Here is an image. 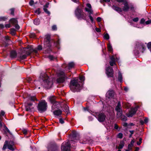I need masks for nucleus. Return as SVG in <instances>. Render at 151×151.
<instances>
[{"instance_id": "13d9d810", "label": "nucleus", "mask_w": 151, "mask_h": 151, "mask_svg": "<svg viewBox=\"0 0 151 151\" xmlns=\"http://www.w3.org/2000/svg\"><path fill=\"white\" fill-rule=\"evenodd\" d=\"M115 62L110 61L109 62V63L111 66H113L115 64Z\"/></svg>"}, {"instance_id": "8fccbe9b", "label": "nucleus", "mask_w": 151, "mask_h": 151, "mask_svg": "<svg viewBox=\"0 0 151 151\" xmlns=\"http://www.w3.org/2000/svg\"><path fill=\"white\" fill-rule=\"evenodd\" d=\"M139 20V18L138 17H135L133 19V21L135 22H137Z\"/></svg>"}, {"instance_id": "f704fd0d", "label": "nucleus", "mask_w": 151, "mask_h": 151, "mask_svg": "<svg viewBox=\"0 0 151 151\" xmlns=\"http://www.w3.org/2000/svg\"><path fill=\"white\" fill-rule=\"evenodd\" d=\"M34 23L36 25H38L40 23V20L39 19H37L34 21Z\"/></svg>"}, {"instance_id": "79ce46f5", "label": "nucleus", "mask_w": 151, "mask_h": 151, "mask_svg": "<svg viewBox=\"0 0 151 151\" xmlns=\"http://www.w3.org/2000/svg\"><path fill=\"white\" fill-rule=\"evenodd\" d=\"M110 59L111 61L115 62V58L114 56H112L110 57Z\"/></svg>"}, {"instance_id": "603ef678", "label": "nucleus", "mask_w": 151, "mask_h": 151, "mask_svg": "<svg viewBox=\"0 0 151 151\" xmlns=\"http://www.w3.org/2000/svg\"><path fill=\"white\" fill-rule=\"evenodd\" d=\"M151 23V20H149L146 22H145V25Z\"/></svg>"}, {"instance_id": "ddd939ff", "label": "nucleus", "mask_w": 151, "mask_h": 151, "mask_svg": "<svg viewBox=\"0 0 151 151\" xmlns=\"http://www.w3.org/2000/svg\"><path fill=\"white\" fill-rule=\"evenodd\" d=\"M66 79L64 76H57L56 82L58 83H63Z\"/></svg>"}, {"instance_id": "9d476101", "label": "nucleus", "mask_w": 151, "mask_h": 151, "mask_svg": "<svg viewBox=\"0 0 151 151\" xmlns=\"http://www.w3.org/2000/svg\"><path fill=\"white\" fill-rule=\"evenodd\" d=\"M43 81L45 83L48 84L50 83H52V80L50 78L49 76H42Z\"/></svg>"}, {"instance_id": "b1692460", "label": "nucleus", "mask_w": 151, "mask_h": 151, "mask_svg": "<svg viewBox=\"0 0 151 151\" xmlns=\"http://www.w3.org/2000/svg\"><path fill=\"white\" fill-rule=\"evenodd\" d=\"M79 136L78 133L76 131H73L72 132V137L74 139H76V138Z\"/></svg>"}, {"instance_id": "a19ab883", "label": "nucleus", "mask_w": 151, "mask_h": 151, "mask_svg": "<svg viewBox=\"0 0 151 151\" xmlns=\"http://www.w3.org/2000/svg\"><path fill=\"white\" fill-rule=\"evenodd\" d=\"M104 38L106 40H108L109 38V34L108 33L105 34L104 36Z\"/></svg>"}, {"instance_id": "6ab92c4d", "label": "nucleus", "mask_w": 151, "mask_h": 151, "mask_svg": "<svg viewBox=\"0 0 151 151\" xmlns=\"http://www.w3.org/2000/svg\"><path fill=\"white\" fill-rule=\"evenodd\" d=\"M49 99L50 101L53 104L56 101V98L54 96H51L49 97Z\"/></svg>"}, {"instance_id": "052dcab7", "label": "nucleus", "mask_w": 151, "mask_h": 151, "mask_svg": "<svg viewBox=\"0 0 151 151\" xmlns=\"http://www.w3.org/2000/svg\"><path fill=\"white\" fill-rule=\"evenodd\" d=\"M48 58L51 60H53V59L54 58L52 55H49L48 56Z\"/></svg>"}, {"instance_id": "338daca9", "label": "nucleus", "mask_w": 151, "mask_h": 151, "mask_svg": "<svg viewBox=\"0 0 151 151\" xmlns=\"http://www.w3.org/2000/svg\"><path fill=\"white\" fill-rule=\"evenodd\" d=\"M49 5V3H47L44 6V8H47L48 7V5Z\"/></svg>"}, {"instance_id": "09e8293b", "label": "nucleus", "mask_w": 151, "mask_h": 151, "mask_svg": "<svg viewBox=\"0 0 151 151\" xmlns=\"http://www.w3.org/2000/svg\"><path fill=\"white\" fill-rule=\"evenodd\" d=\"M118 81H120V82H122V76H118Z\"/></svg>"}, {"instance_id": "4d7b16f0", "label": "nucleus", "mask_w": 151, "mask_h": 151, "mask_svg": "<svg viewBox=\"0 0 151 151\" xmlns=\"http://www.w3.org/2000/svg\"><path fill=\"white\" fill-rule=\"evenodd\" d=\"M57 26L56 25H53L52 27V29L53 30H55L57 29Z\"/></svg>"}, {"instance_id": "aec40b11", "label": "nucleus", "mask_w": 151, "mask_h": 151, "mask_svg": "<svg viewBox=\"0 0 151 151\" xmlns=\"http://www.w3.org/2000/svg\"><path fill=\"white\" fill-rule=\"evenodd\" d=\"M17 56L16 52L14 50L11 51L10 52V56L12 58H15Z\"/></svg>"}, {"instance_id": "49530a36", "label": "nucleus", "mask_w": 151, "mask_h": 151, "mask_svg": "<svg viewBox=\"0 0 151 151\" xmlns=\"http://www.w3.org/2000/svg\"><path fill=\"white\" fill-rule=\"evenodd\" d=\"M108 48L109 51H111L112 50V47L110 44H108Z\"/></svg>"}, {"instance_id": "cd10ccee", "label": "nucleus", "mask_w": 151, "mask_h": 151, "mask_svg": "<svg viewBox=\"0 0 151 151\" xmlns=\"http://www.w3.org/2000/svg\"><path fill=\"white\" fill-rule=\"evenodd\" d=\"M27 56H28L27 54L26 55H21L19 57V60H23L25 59L26 58H27Z\"/></svg>"}, {"instance_id": "69168bd1", "label": "nucleus", "mask_w": 151, "mask_h": 151, "mask_svg": "<svg viewBox=\"0 0 151 151\" xmlns=\"http://www.w3.org/2000/svg\"><path fill=\"white\" fill-rule=\"evenodd\" d=\"M5 27L6 28H10L11 27L10 24H7L5 25Z\"/></svg>"}, {"instance_id": "dca6fc26", "label": "nucleus", "mask_w": 151, "mask_h": 151, "mask_svg": "<svg viewBox=\"0 0 151 151\" xmlns=\"http://www.w3.org/2000/svg\"><path fill=\"white\" fill-rule=\"evenodd\" d=\"M142 139L141 138H139L138 139L137 138H136V139H133V143L136 141L137 142V145H139L142 142Z\"/></svg>"}, {"instance_id": "4468645a", "label": "nucleus", "mask_w": 151, "mask_h": 151, "mask_svg": "<svg viewBox=\"0 0 151 151\" xmlns=\"http://www.w3.org/2000/svg\"><path fill=\"white\" fill-rule=\"evenodd\" d=\"M86 6L88 8H85V9L86 12H88L89 14H91L93 13V11L91 9V5L89 4H87Z\"/></svg>"}, {"instance_id": "0eeeda50", "label": "nucleus", "mask_w": 151, "mask_h": 151, "mask_svg": "<svg viewBox=\"0 0 151 151\" xmlns=\"http://www.w3.org/2000/svg\"><path fill=\"white\" fill-rule=\"evenodd\" d=\"M95 116L99 122H104L106 117L105 114L103 113H96Z\"/></svg>"}, {"instance_id": "473e14b6", "label": "nucleus", "mask_w": 151, "mask_h": 151, "mask_svg": "<svg viewBox=\"0 0 151 151\" xmlns=\"http://www.w3.org/2000/svg\"><path fill=\"white\" fill-rule=\"evenodd\" d=\"M7 19V17H0V21H5Z\"/></svg>"}, {"instance_id": "f257e3e1", "label": "nucleus", "mask_w": 151, "mask_h": 151, "mask_svg": "<svg viewBox=\"0 0 151 151\" xmlns=\"http://www.w3.org/2000/svg\"><path fill=\"white\" fill-rule=\"evenodd\" d=\"M84 80V76H79L73 78L70 83V89L73 88L77 91H79L80 88L82 86L83 82Z\"/></svg>"}, {"instance_id": "a18cd8bd", "label": "nucleus", "mask_w": 151, "mask_h": 151, "mask_svg": "<svg viewBox=\"0 0 151 151\" xmlns=\"http://www.w3.org/2000/svg\"><path fill=\"white\" fill-rule=\"evenodd\" d=\"M10 11H11L10 14L13 15H14V8H12L10 9Z\"/></svg>"}, {"instance_id": "bf43d9fd", "label": "nucleus", "mask_w": 151, "mask_h": 151, "mask_svg": "<svg viewBox=\"0 0 151 151\" xmlns=\"http://www.w3.org/2000/svg\"><path fill=\"white\" fill-rule=\"evenodd\" d=\"M37 49L39 50H42V45H39L37 47Z\"/></svg>"}, {"instance_id": "680f3d73", "label": "nucleus", "mask_w": 151, "mask_h": 151, "mask_svg": "<svg viewBox=\"0 0 151 151\" xmlns=\"http://www.w3.org/2000/svg\"><path fill=\"white\" fill-rule=\"evenodd\" d=\"M148 121V119L147 117H145L144 120L145 123H147Z\"/></svg>"}, {"instance_id": "1a4fd4ad", "label": "nucleus", "mask_w": 151, "mask_h": 151, "mask_svg": "<svg viewBox=\"0 0 151 151\" xmlns=\"http://www.w3.org/2000/svg\"><path fill=\"white\" fill-rule=\"evenodd\" d=\"M114 92L113 90H109L106 93V98L108 99L113 98L114 97Z\"/></svg>"}, {"instance_id": "f03ea898", "label": "nucleus", "mask_w": 151, "mask_h": 151, "mask_svg": "<svg viewBox=\"0 0 151 151\" xmlns=\"http://www.w3.org/2000/svg\"><path fill=\"white\" fill-rule=\"evenodd\" d=\"M146 44L140 41L136 42L134 50V54L137 56L143 53L146 49Z\"/></svg>"}, {"instance_id": "5701e85b", "label": "nucleus", "mask_w": 151, "mask_h": 151, "mask_svg": "<svg viewBox=\"0 0 151 151\" xmlns=\"http://www.w3.org/2000/svg\"><path fill=\"white\" fill-rule=\"evenodd\" d=\"M135 107L134 108L133 107V116L135 114L137 111L138 110L139 108V106L138 105H135V104L134 103Z\"/></svg>"}, {"instance_id": "6e6552de", "label": "nucleus", "mask_w": 151, "mask_h": 151, "mask_svg": "<svg viewBox=\"0 0 151 151\" xmlns=\"http://www.w3.org/2000/svg\"><path fill=\"white\" fill-rule=\"evenodd\" d=\"M70 144L69 142L63 143L62 144L61 148L62 151H70Z\"/></svg>"}, {"instance_id": "9b49d317", "label": "nucleus", "mask_w": 151, "mask_h": 151, "mask_svg": "<svg viewBox=\"0 0 151 151\" xmlns=\"http://www.w3.org/2000/svg\"><path fill=\"white\" fill-rule=\"evenodd\" d=\"M25 53L27 55H29L31 53L33 52V48L31 46H28L27 47L25 48L24 49Z\"/></svg>"}, {"instance_id": "20e7f679", "label": "nucleus", "mask_w": 151, "mask_h": 151, "mask_svg": "<svg viewBox=\"0 0 151 151\" xmlns=\"http://www.w3.org/2000/svg\"><path fill=\"white\" fill-rule=\"evenodd\" d=\"M75 14L78 19L86 20V15L81 9L77 8L75 11Z\"/></svg>"}, {"instance_id": "423d86ee", "label": "nucleus", "mask_w": 151, "mask_h": 151, "mask_svg": "<svg viewBox=\"0 0 151 151\" xmlns=\"http://www.w3.org/2000/svg\"><path fill=\"white\" fill-rule=\"evenodd\" d=\"M47 103L45 100L42 101L38 104L37 109L40 112L45 111L47 109Z\"/></svg>"}, {"instance_id": "c85d7f7f", "label": "nucleus", "mask_w": 151, "mask_h": 151, "mask_svg": "<svg viewBox=\"0 0 151 151\" xmlns=\"http://www.w3.org/2000/svg\"><path fill=\"white\" fill-rule=\"evenodd\" d=\"M57 74L58 76H65L66 75L63 71L61 70L58 71Z\"/></svg>"}, {"instance_id": "bb28decb", "label": "nucleus", "mask_w": 151, "mask_h": 151, "mask_svg": "<svg viewBox=\"0 0 151 151\" xmlns=\"http://www.w3.org/2000/svg\"><path fill=\"white\" fill-rule=\"evenodd\" d=\"M58 147L55 145L53 147H51L49 149V151H56Z\"/></svg>"}, {"instance_id": "e433bc0d", "label": "nucleus", "mask_w": 151, "mask_h": 151, "mask_svg": "<svg viewBox=\"0 0 151 151\" xmlns=\"http://www.w3.org/2000/svg\"><path fill=\"white\" fill-rule=\"evenodd\" d=\"M147 46L148 48L151 52V42H148L147 44Z\"/></svg>"}, {"instance_id": "393cba45", "label": "nucleus", "mask_w": 151, "mask_h": 151, "mask_svg": "<svg viewBox=\"0 0 151 151\" xmlns=\"http://www.w3.org/2000/svg\"><path fill=\"white\" fill-rule=\"evenodd\" d=\"M9 22L13 25L18 23V21L15 18H12L11 19Z\"/></svg>"}, {"instance_id": "7ed1b4c3", "label": "nucleus", "mask_w": 151, "mask_h": 151, "mask_svg": "<svg viewBox=\"0 0 151 151\" xmlns=\"http://www.w3.org/2000/svg\"><path fill=\"white\" fill-rule=\"evenodd\" d=\"M51 37L49 34H47L45 36L43 42V49H45V51L49 52L51 50L52 46L51 42Z\"/></svg>"}, {"instance_id": "2eb2a0df", "label": "nucleus", "mask_w": 151, "mask_h": 151, "mask_svg": "<svg viewBox=\"0 0 151 151\" xmlns=\"http://www.w3.org/2000/svg\"><path fill=\"white\" fill-rule=\"evenodd\" d=\"M32 104L31 103H28L27 105L26 106V110L27 111H31L32 109L34 108L32 106Z\"/></svg>"}, {"instance_id": "c9c22d12", "label": "nucleus", "mask_w": 151, "mask_h": 151, "mask_svg": "<svg viewBox=\"0 0 151 151\" xmlns=\"http://www.w3.org/2000/svg\"><path fill=\"white\" fill-rule=\"evenodd\" d=\"M15 30L14 29H11L10 33L12 35H14L15 34Z\"/></svg>"}, {"instance_id": "39448f33", "label": "nucleus", "mask_w": 151, "mask_h": 151, "mask_svg": "<svg viewBox=\"0 0 151 151\" xmlns=\"http://www.w3.org/2000/svg\"><path fill=\"white\" fill-rule=\"evenodd\" d=\"M7 147L10 150L14 151L15 150L14 142L12 141H10L9 142L8 141L6 140L4 142L2 150H5Z\"/></svg>"}, {"instance_id": "58836bf2", "label": "nucleus", "mask_w": 151, "mask_h": 151, "mask_svg": "<svg viewBox=\"0 0 151 151\" xmlns=\"http://www.w3.org/2000/svg\"><path fill=\"white\" fill-rule=\"evenodd\" d=\"M132 148V140L130 142V143L128 145V149L129 150H131Z\"/></svg>"}, {"instance_id": "a878e982", "label": "nucleus", "mask_w": 151, "mask_h": 151, "mask_svg": "<svg viewBox=\"0 0 151 151\" xmlns=\"http://www.w3.org/2000/svg\"><path fill=\"white\" fill-rule=\"evenodd\" d=\"M54 114L56 115L59 116L62 113V111L60 110H56L53 112Z\"/></svg>"}, {"instance_id": "f3484780", "label": "nucleus", "mask_w": 151, "mask_h": 151, "mask_svg": "<svg viewBox=\"0 0 151 151\" xmlns=\"http://www.w3.org/2000/svg\"><path fill=\"white\" fill-rule=\"evenodd\" d=\"M115 110L117 112L122 111L120 101L118 102L117 105L115 108Z\"/></svg>"}, {"instance_id": "7c9ffc66", "label": "nucleus", "mask_w": 151, "mask_h": 151, "mask_svg": "<svg viewBox=\"0 0 151 151\" xmlns=\"http://www.w3.org/2000/svg\"><path fill=\"white\" fill-rule=\"evenodd\" d=\"M63 108L64 109L63 110V111L68 112L69 110L68 107L67 105L66 104H64L63 106Z\"/></svg>"}, {"instance_id": "4c0bfd02", "label": "nucleus", "mask_w": 151, "mask_h": 151, "mask_svg": "<svg viewBox=\"0 0 151 151\" xmlns=\"http://www.w3.org/2000/svg\"><path fill=\"white\" fill-rule=\"evenodd\" d=\"M124 146V143L122 142H121L120 143V144L119 145L118 147V148L119 149H122V148Z\"/></svg>"}, {"instance_id": "c03bdc74", "label": "nucleus", "mask_w": 151, "mask_h": 151, "mask_svg": "<svg viewBox=\"0 0 151 151\" xmlns=\"http://www.w3.org/2000/svg\"><path fill=\"white\" fill-rule=\"evenodd\" d=\"M29 99L31 101H34L35 100H36V99L35 96H31L29 98Z\"/></svg>"}, {"instance_id": "0e129e2a", "label": "nucleus", "mask_w": 151, "mask_h": 151, "mask_svg": "<svg viewBox=\"0 0 151 151\" xmlns=\"http://www.w3.org/2000/svg\"><path fill=\"white\" fill-rule=\"evenodd\" d=\"M34 1L33 0H31L30 1L29 4L30 5L32 6L34 4Z\"/></svg>"}, {"instance_id": "4be33fe9", "label": "nucleus", "mask_w": 151, "mask_h": 151, "mask_svg": "<svg viewBox=\"0 0 151 151\" xmlns=\"http://www.w3.org/2000/svg\"><path fill=\"white\" fill-rule=\"evenodd\" d=\"M112 7L114 10L119 12H121L122 11V10L121 8L115 6L113 5L112 6Z\"/></svg>"}, {"instance_id": "72a5a7b5", "label": "nucleus", "mask_w": 151, "mask_h": 151, "mask_svg": "<svg viewBox=\"0 0 151 151\" xmlns=\"http://www.w3.org/2000/svg\"><path fill=\"white\" fill-rule=\"evenodd\" d=\"M74 65V64L73 62H70L68 64V68L69 69L72 68Z\"/></svg>"}, {"instance_id": "774afa93", "label": "nucleus", "mask_w": 151, "mask_h": 151, "mask_svg": "<svg viewBox=\"0 0 151 151\" xmlns=\"http://www.w3.org/2000/svg\"><path fill=\"white\" fill-rule=\"evenodd\" d=\"M59 44V43L58 40L55 43V45L56 47H57Z\"/></svg>"}, {"instance_id": "2f4dec72", "label": "nucleus", "mask_w": 151, "mask_h": 151, "mask_svg": "<svg viewBox=\"0 0 151 151\" xmlns=\"http://www.w3.org/2000/svg\"><path fill=\"white\" fill-rule=\"evenodd\" d=\"M126 115L127 116L129 117L132 116V109H131L129 111L128 113H127Z\"/></svg>"}, {"instance_id": "f8f14e48", "label": "nucleus", "mask_w": 151, "mask_h": 151, "mask_svg": "<svg viewBox=\"0 0 151 151\" xmlns=\"http://www.w3.org/2000/svg\"><path fill=\"white\" fill-rule=\"evenodd\" d=\"M106 73L108 76H111L113 74V69L112 68L109 67L106 69Z\"/></svg>"}, {"instance_id": "412c9836", "label": "nucleus", "mask_w": 151, "mask_h": 151, "mask_svg": "<svg viewBox=\"0 0 151 151\" xmlns=\"http://www.w3.org/2000/svg\"><path fill=\"white\" fill-rule=\"evenodd\" d=\"M123 3L124 6L123 8V10L125 11H127L129 9V7L128 5L127 2L125 1Z\"/></svg>"}, {"instance_id": "3c124183", "label": "nucleus", "mask_w": 151, "mask_h": 151, "mask_svg": "<svg viewBox=\"0 0 151 151\" xmlns=\"http://www.w3.org/2000/svg\"><path fill=\"white\" fill-rule=\"evenodd\" d=\"M118 137L119 138H122L123 137V134L122 133H120L118 134Z\"/></svg>"}, {"instance_id": "6e6d98bb", "label": "nucleus", "mask_w": 151, "mask_h": 151, "mask_svg": "<svg viewBox=\"0 0 151 151\" xmlns=\"http://www.w3.org/2000/svg\"><path fill=\"white\" fill-rule=\"evenodd\" d=\"M2 121V117L0 115V127H1L2 126V123L1 122Z\"/></svg>"}, {"instance_id": "a211bd4d", "label": "nucleus", "mask_w": 151, "mask_h": 151, "mask_svg": "<svg viewBox=\"0 0 151 151\" xmlns=\"http://www.w3.org/2000/svg\"><path fill=\"white\" fill-rule=\"evenodd\" d=\"M60 106V102H55L52 105V108L53 109H54L55 108H58Z\"/></svg>"}, {"instance_id": "e2e57ef3", "label": "nucleus", "mask_w": 151, "mask_h": 151, "mask_svg": "<svg viewBox=\"0 0 151 151\" xmlns=\"http://www.w3.org/2000/svg\"><path fill=\"white\" fill-rule=\"evenodd\" d=\"M23 132L24 134H26L27 133V130L26 129H23Z\"/></svg>"}, {"instance_id": "de8ad7c7", "label": "nucleus", "mask_w": 151, "mask_h": 151, "mask_svg": "<svg viewBox=\"0 0 151 151\" xmlns=\"http://www.w3.org/2000/svg\"><path fill=\"white\" fill-rule=\"evenodd\" d=\"M43 10L44 12L48 14H50V12L47 10L46 8H43Z\"/></svg>"}, {"instance_id": "c756f323", "label": "nucleus", "mask_w": 151, "mask_h": 151, "mask_svg": "<svg viewBox=\"0 0 151 151\" xmlns=\"http://www.w3.org/2000/svg\"><path fill=\"white\" fill-rule=\"evenodd\" d=\"M122 116V111L117 112L116 117L118 118L121 117Z\"/></svg>"}, {"instance_id": "864d4df0", "label": "nucleus", "mask_w": 151, "mask_h": 151, "mask_svg": "<svg viewBox=\"0 0 151 151\" xmlns=\"http://www.w3.org/2000/svg\"><path fill=\"white\" fill-rule=\"evenodd\" d=\"M16 29H18L19 28V26L18 25L17 23L14 24V25Z\"/></svg>"}, {"instance_id": "5fc2aeb1", "label": "nucleus", "mask_w": 151, "mask_h": 151, "mask_svg": "<svg viewBox=\"0 0 151 151\" xmlns=\"http://www.w3.org/2000/svg\"><path fill=\"white\" fill-rule=\"evenodd\" d=\"M35 12L37 14H40V9L38 8L37 10H36Z\"/></svg>"}, {"instance_id": "ea45409f", "label": "nucleus", "mask_w": 151, "mask_h": 151, "mask_svg": "<svg viewBox=\"0 0 151 151\" xmlns=\"http://www.w3.org/2000/svg\"><path fill=\"white\" fill-rule=\"evenodd\" d=\"M121 120L123 121H126L127 120V117L123 115H122V116L121 117Z\"/></svg>"}, {"instance_id": "37998d69", "label": "nucleus", "mask_w": 151, "mask_h": 151, "mask_svg": "<svg viewBox=\"0 0 151 151\" xmlns=\"http://www.w3.org/2000/svg\"><path fill=\"white\" fill-rule=\"evenodd\" d=\"M140 23L141 24L145 25V20L144 18L142 19L140 21Z\"/></svg>"}]
</instances>
